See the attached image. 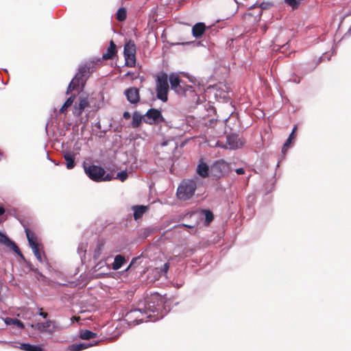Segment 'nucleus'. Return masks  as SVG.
Instances as JSON below:
<instances>
[{
    "mask_svg": "<svg viewBox=\"0 0 351 351\" xmlns=\"http://www.w3.org/2000/svg\"><path fill=\"white\" fill-rule=\"evenodd\" d=\"M90 106L89 101L86 97H80L78 101L76 102L73 108V114L75 117L82 115L84 109Z\"/></svg>",
    "mask_w": 351,
    "mask_h": 351,
    "instance_id": "9d476101",
    "label": "nucleus"
},
{
    "mask_svg": "<svg viewBox=\"0 0 351 351\" xmlns=\"http://www.w3.org/2000/svg\"><path fill=\"white\" fill-rule=\"evenodd\" d=\"M197 173L202 178H207L209 175V167L205 163L202 159L199 160V164L197 167Z\"/></svg>",
    "mask_w": 351,
    "mask_h": 351,
    "instance_id": "dca6fc26",
    "label": "nucleus"
},
{
    "mask_svg": "<svg viewBox=\"0 0 351 351\" xmlns=\"http://www.w3.org/2000/svg\"><path fill=\"white\" fill-rule=\"evenodd\" d=\"M133 75V73H130V72H128L126 74H125V76H129V75Z\"/></svg>",
    "mask_w": 351,
    "mask_h": 351,
    "instance_id": "09e8293b",
    "label": "nucleus"
},
{
    "mask_svg": "<svg viewBox=\"0 0 351 351\" xmlns=\"http://www.w3.org/2000/svg\"><path fill=\"white\" fill-rule=\"evenodd\" d=\"M297 128H297V125H295V126L293 127V130H292V132H291V133H293V136H294V134H295V131L297 130Z\"/></svg>",
    "mask_w": 351,
    "mask_h": 351,
    "instance_id": "de8ad7c7",
    "label": "nucleus"
},
{
    "mask_svg": "<svg viewBox=\"0 0 351 351\" xmlns=\"http://www.w3.org/2000/svg\"><path fill=\"white\" fill-rule=\"evenodd\" d=\"M117 53V46L113 40H110L106 52L102 55V59L105 60L113 59Z\"/></svg>",
    "mask_w": 351,
    "mask_h": 351,
    "instance_id": "4468645a",
    "label": "nucleus"
},
{
    "mask_svg": "<svg viewBox=\"0 0 351 351\" xmlns=\"http://www.w3.org/2000/svg\"><path fill=\"white\" fill-rule=\"evenodd\" d=\"M20 348L25 351H43L40 346L31 345L29 343H21Z\"/></svg>",
    "mask_w": 351,
    "mask_h": 351,
    "instance_id": "a878e982",
    "label": "nucleus"
},
{
    "mask_svg": "<svg viewBox=\"0 0 351 351\" xmlns=\"http://www.w3.org/2000/svg\"><path fill=\"white\" fill-rule=\"evenodd\" d=\"M29 269H30L31 270H32V268H34V267H33V265H32L31 263H30V264H29Z\"/></svg>",
    "mask_w": 351,
    "mask_h": 351,
    "instance_id": "8fccbe9b",
    "label": "nucleus"
},
{
    "mask_svg": "<svg viewBox=\"0 0 351 351\" xmlns=\"http://www.w3.org/2000/svg\"><path fill=\"white\" fill-rule=\"evenodd\" d=\"M197 183L194 180H184L177 190V196L179 199L186 201L191 198L196 190Z\"/></svg>",
    "mask_w": 351,
    "mask_h": 351,
    "instance_id": "7ed1b4c3",
    "label": "nucleus"
},
{
    "mask_svg": "<svg viewBox=\"0 0 351 351\" xmlns=\"http://www.w3.org/2000/svg\"><path fill=\"white\" fill-rule=\"evenodd\" d=\"M75 97V95H71L66 100V101L60 109V114L64 113L67 110V108L73 104Z\"/></svg>",
    "mask_w": 351,
    "mask_h": 351,
    "instance_id": "bb28decb",
    "label": "nucleus"
},
{
    "mask_svg": "<svg viewBox=\"0 0 351 351\" xmlns=\"http://www.w3.org/2000/svg\"><path fill=\"white\" fill-rule=\"evenodd\" d=\"M125 262H126V259H125V256H123V255H121V254L117 255V256H115L114 262L112 264V268L114 270H118L123 265V264Z\"/></svg>",
    "mask_w": 351,
    "mask_h": 351,
    "instance_id": "6ab92c4d",
    "label": "nucleus"
},
{
    "mask_svg": "<svg viewBox=\"0 0 351 351\" xmlns=\"http://www.w3.org/2000/svg\"><path fill=\"white\" fill-rule=\"evenodd\" d=\"M136 45L133 40H129L124 45V55H136Z\"/></svg>",
    "mask_w": 351,
    "mask_h": 351,
    "instance_id": "a211bd4d",
    "label": "nucleus"
},
{
    "mask_svg": "<svg viewBox=\"0 0 351 351\" xmlns=\"http://www.w3.org/2000/svg\"><path fill=\"white\" fill-rule=\"evenodd\" d=\"M295 137L293 136V133H291L288 139L285 143L283 147H282V152H285L287 149L289 147V145L291 144L293 141L294 140Z\"/></svg>",
    "mask_w": 351,
    "mask_h": 351,
    "instance_id": "2f4dec72",
    "label": "nucleus"
},
{
    "mask_svg": "<svg viewBox=\"0 0 351 351\" xmlns=\"http://www.w3.org/2000/svg\"><path fill=\"white\" fill-rule=\"evenodd\" d=\"M206 29V26L204 23H197L192 27V34L196 38H201L204 34Z\"/></svg>",
    "mask_w": 351,
    "mask_h": 351,
    "instance_id": "2eb2a0df",
    "label": "nucleus"
},
{
    "mask_svg": "<svg viewBox=\"0 0 351 351\" xmlns=\"http://www.w3.org/2000/svg\"><path fill=\"white\" fill-rule=\"evenodd\" d=\"M5 213V209L3 207L0 206V216L2 215Z\"/></svg>",
    "mask_w": 351,
    "mask_h": 351,
    "instance_id": "49530a36",
    "label": "nucleus"
},
{
    "mask_svg": "<svg viewBox=\"0 0 351 351\" xmlns=\"http://www.w3.org/2000/svg\"><path fill=\"white\" fill-rule=\"evenodd\" d=\"M4 322L6 324V325H8V326L16 325L19 328H21V329H23L25 327L23 322L16 318L6 317L4 319Z\"/></svg>",
    "mask_w": 351,
    "mask_h": 351,
    "instance_id": "b1692460",
    "label": "nucleus"
},
{
    "mask_svg": "<svg viewBox=\"0 0 351 351\" xmlns=\"http://www.w3.org/2000/svg\"><path fill=\"white\" fill-rule=\"evenodd\" d=\"M229 169V163L223 159L216 161L211 166V171L214 173V176L217 178L223 176L225 173L228 172Z\"/></svg>",
    "mask_w": 351,
    "mask_h": 351,
    "instance_id": "6e6552de",
    "label": "nucleus"
},
{
    "mask_svg": "<svg viewBox=\"0 0 351 351\" xmlns=\"http://www.w3.org/2000/svg\"><path fill=\"white\" fill-rule=\"evenodd\" d=\"M91 346L93 345L85 343H73L70 346V350L71 351H81L82 350L89 348Z\"/></svg>",
    "mask_w": 351,
    "mask_h": 351,
    "instance_id": "cd10ccee",
    "label": "nucleus"
},
{
    "mask_svg": "<svg viewBox=\"0 0 351 351\" xmlns=\"http://www.w3.org/2000/svg\"><path fill=\"white\" fill-rule=\"evenodd\" d=\"M134 210V218L135 220L141 219L143 215L148 210V206H134L132 207Z\"/></svg>",
    "mask_w": 351,
    "mask_h": 351,
    "instance_id": "f3484780",
    "label": "nucleus"
},
{
    "mask_svg": "<svg viewBox=\"0 0 351 351\" xmlns=\"http://www.w3.org/2000/svg\"><path fill=\"white\" fill-rule=\"evenodd\" d=\"M124 94L132 104H137L140 101V93L137 88L130 87L125 90Z\"/></svg>",
    "mask_w": 351,
    "mask_h": 351,
    "instance_id": "f8f14e48",
    "label": "nucleus"
},
{
    "mask_svg": "<svg viewBox=\"0 0 351 351\" xmlns=\"http://www.w3.org/2000/svg\"><path fill=\"white\" fill-rule=\"evenodd\" d=\"M32 271H34L38 274V276L36 277L38 280L40 279L42 280H45L46 279V277L41 272H40L37 268H32Z\"/></svg>",
    "mask_w": 351,
    "mask_h": 351,
    "instance_id": "473e14b6",
    "label": "nucleus"
},
{
    "mask_svg": "<svg viewBox=\"0 0 351 351\" xmlns=\"http://www.w3.org/2000/svg\"><path fill=\"white\" fill-rule=\"evenodd\" d=\"M226 138L228 147L230 149H239L245 143L244 141L239 137V134H237L228 135Z\"/></svg>",
    "mask_w": 351,
    "mask_h": 351,
    "instance_id": "9b49d317",
    "label": "nucleus"
},
{
    "mask_svg": "<svg viewBox=\"0 0 351 351\" xmlns=\"http://www.w3.org/2000/svg\"><path fill=\"white\" fill-rule=\"evenodd\" d=\"M136 258H134L132 259V262L130 263L129 266L126 268L125 271H128L132 267V265L136 261Z\"/></svg>",
    "mask_w": 351,
    "mask_h": 351,
    "instance_id": "79ce46f5",
    "label": "nucleus"
},
{
    "mask_svg": "<svg viewBox=\"0 0 351 351\" xmlns=\"http://www.w3.org/2000/svg\"><path fill=\"white\" fill-rule=\"evenodd\" d=\"M125 65L129 67L135 66L136 55H124Z\"/></svg>",
    "mask_w": 351,
    "mask_h": 351,
    "instance_id": "c85d7f7f",
    "label": "nucleus"
},
{
    "mask_svg": "<svg viewBox=\"0 0 351 351\" xmlns=\"http://www.w3.org/2000/svg\"><path fill=\"white\" fill-rule=\"evenodd\" d=\"M165 298L158 293H154L145 300L144 308L130 311L127 313L130 319L134 318V321L143 322L145 319L144 314L146 318L157 320L163 317V308L165 304Z\"/></svg>",
    "mask_w": 351,
    "mask_h": 351,
    "instance_id": "f257e3e1",
    "label": "nucleus"
},
{
    "mask_svg": "<svg viewBox=\"0 0 351 351\" xmlns=\"http://www.w3.org/2000/svg\"><path fill=\"white\" fill-rule=\"evenodd\" d=\"M235 171L238 175H243L245 173V169L243 168H238Z\"/></svg>",
    "mask_w": 351,
    "mask_h": 351,
    "instance_id": "e433bc0d",
    "label": "nucleus"
},
{
    "mask_svg": "<svg viewBox=\"0 0 351 351\" xmlns=\"http://www.w3.org/2000/svg\"><path fill=\"white\" fill-rule=\"evenodd\" d=\"M97 337V333L88 330H82L80 332V337L82 339L89 340Z\"/></svg>",
    "mask_w": 351,
    "mask_h": 351,
    "instance_id": "393cba45",
    "label": "nucleus"
},
{
    "mask_svg": "<svg viewBox=\"0 0 351 351\" xmlns=\"http://www.w3.org/2000/svg\"><path fill=\"white\" fill-rule=\"evenodd\" d=\"M39 315H40V316H42L43 318H47V315H48V313H45V312H43V308H40V309Z\"/></svg>",
    "mask_w": 351,
    "mask_h": 351,
    "instance_id": "58836bf2",
    "label": "nucleus"
},
{
    "mask_svg": "<svg viewBox=\"0 0 351 351\" xmlns=\"http://www.w3.org/2000/svg\"><path fill=\"white\" fill-rule=\"evenodd\" d=\"M111 180V177L109 174L105 176L104 177L101 178V180H104V181H109Z\"/></svg>",
    "mask_w": 351,
    "mask_h": 351,
    "instance_id": "ea45409f",
    "label": "nucleus"
},
{
    "mask_svg": "<svg viewBox=\"0 0 351 351\" xmlns=\"http://www.w3.org/2000/svg\"><path fill=\"white\" fill-rule=\"evenodd\" d=\"M25 233L29 244L32 249V251L37 260L41 263H43V256L41 254L42 247L41 245L38 242L36 234L29 229H26Z\"/></svg>",
    "mask_w": 351,
    "mask_h": 351,
    "instance_id": "39448f33",
    "label": "nucleus"
},
{
    "mask_svg": "<svg viewBox=\"0 0 351 351\" xmlns=\"http://www.w3.org/2000/svg\"><path fill=\"white\" fill-rule=\"evenodd\" d=\"M143 119V117L137 111L133 113L132 116V127L133 128H138Z\"/></svg>",
    "mask_w": 351,
    "mask_h": 351,
    "instance_id": "5701e85b",
    "label": "nucleus"
},
{
    "mask_svg": "<svg viewBox=\"0 0 351 351\" xmlns=\"http://www.w3.org/2000/svg\"><path fill=\"white\" fill-rule=\"evenodd\" d=\"M101 60L98 59L95 61H90L85 63L80 69L78 73L75 75L71 82H70L66 93L69 94L70 92L78 90L80 86L82 88L86 83L88 75L94 71L95 65L100 62Z\"/></svg>",
    "mask_w": 351,
    "mask_h": 351,
    "instance_id": "f03ea898",
    "label": "nucleus"
},
{
    "mask_svg": "<svg viewBox=\"0 0 351 351\" xmlns=\"http://www.w3.org/2000/svg\"><path fill=\"white\" fill-rule=\"evenodd\" d=\"M40 332H47L52 335L57 329V324L55 321L47 320L45 322L37 323L35 326L32 325Z\"/></svg>",
    "mask_w": 351,
    "mask_h": 351,
    "instance_id": "1a4fd4ad",
    "label": "nucleus"
},
{
    "mask_svg": "<svg viewBox=\"0 0 351 351\" xmlns=\"http://www.w3.org/2000/svg\"><path fill=\"white\" fill-rule=\"evenodd\" d=\"M64 158L66 162V165L67 169H71L75 167V156L73 153L67 152L64 154Z\"/></svg>",
    "mask_w": 351,
    "mask_h": 351,
    "instance_id": "412c9836",
    "label": "nucleus"
},
{
    "mask_svg": "<svg viewBox=\"0 0 351 351\" xmlns=\"http://www.w3.org/2000/svg\"><path fill=\"white\" fill-rule=\"evenodd\" d=\"M0 243L3 244L5 246L8 247L17 254L20 255L21 256H23V254H21L19 247L12 241H11L5 234L1 232Z\"/></svg>",
    "mask_w": 351,
    "mask_h": 351,
    "instance_id": "ddd939ff",
    "label": "nucleus"
},
{
    "mask_svg": "<svg viewBox=\"0 0 351 351\" xmlns=\"http://www.w3.org/2000/svg\"><path fill=\"white\" fill-rule=\"evenodd\" d=\"M202 213L205 215V224L209 225L214 219L213 213L210 210H202Z\"/></svg>",
    "mask_w": 351,
    "mask_h": 351,
    "instance_id": "c756f323",
    "label": "nucleus"
},
{
    "mask_svg": "<svg viewBox=\"0 0 351 351\" xmlns=\"http://www.w3.org/2000/svg\"><path fill=\"white\" fill-rule=\"evenodd\" d=\"M168 79H169V82L172 90L176 88L177 86H178L180 83H183V81L176 73L170 74L169 77H168Z\"/></svg>",
    "mask_w": 351,
    "mask_h": 351,
    "instance_id": "aec40b11",
    "label": "nucleus"
},
{
    "mask_svg": "<svg viewBox=\"0 0 351 351\" xmlns=\"http://www.w3.org/2000/svg\"><path fill=\"white\" fill-rule=\"evenodd\" d=\"M136 258H134L132 259V262L130 263L129 266L126 268L125 271H128L132 267V265L136 261Z\"/></svg>",
    "mask_w": 351,
    "mask_h": 351,
    "instance_id": "a19ab883",
    "label": "nucleus"
},
{
    "mask_svg": "<svg viewBox=\"0 0 351 351\" xmlns=\"http://www.w3.org/2000/svg\"><path fill=\"white\" fill-rule=\"evenodd\" d=\"M184 226H186V227H188V228H191L192 227L191 226H187V225H184Z\"/></svg>",
    "mask_w": 351,
    "mask_h": 351,
    "instance_id": "3c124183",
    "label": "nucleus"
},
{
    "mask_svg": "<svg viewBox=\"0 0 351 351\" xmlns=\"http://www.w3.org/2000/svg\"><path fill=\"white\" fill-rule=\"evenodd\" d=\"M80 319V317H77V316H73V317L71 318V321H72V322H78Z\"/></svg>",
    "mask_w": 351,
    "mask_h": 351,
    "instance_id": "c03bdc74",
    "label": "nucleus"
},
{
    "mask_svg": "<svg viewBox=\"0 0 351 351\" xmlns=\"http://www.w3.org/2000/svg\"><path fill=\"white\" fill-rule=\"evenodd\" d=\"M123 117L125 119H130L131 117V115H130V113L129 112H123Z\"/></svg>",
    "mask_w": 351,
    "mask_h": 351,
    "instance_id": "4c0bfd02",
    "label": "nucleus"
},
{
    "mask_svg": "<svg viewBox=\"0 0 351 351\" xmlns=\"http://www.w3.org/2000/svg\"><path fill=\"white\" fill-rule=\"evenodd\" d=\"M144 121L149 125L165 122L161 111L156 108L149 109L144 115Z\"/></svg>",
    "mask_w": 351,
    "mask_h": 351,
    "instance_id": "423d86ee",
    "label": "nucleus"
},
{
    "mask_svg": "<svg viewBox=\"0 0 351 351\" xmlns=\"http://www.w3.org/2000/svg\"><path fill=\"white\" fill-rule=\"evenodd\" d=\"M145 232L147 234V235L151 234L153 232V230L152 228H146L145 230Z\"/></svg>",
    "mask_w": 351,
    "mask_h": 351,
    "instance_id": "37998d69",
    "label": "nucleus"
},
{
    "mask_svg": "<svg viewBox=\"0 0 351 351\" xmlns=\"http://www.w3.org/2000/svg\"><path fill=\"white\" fill-rule=\"evenodd\" d=\"M216 146L217 147H222L223 149H227L228 148V145H223L221 142L220 141H217V143H216Z\"/></svg>",
    "mask_w": 351,
    "mask_h": 351,
    "instance_id": "c9c22d12",
    "label": "nucleus"
},
{
    "mask_svg": "<svg viewBox=\"0 0 351 351\" xmlns=\"http://www.w3.org/2000/svg\"><path fill=\"white\" fill-rule=\"evenodd\" d=\"M84 171L88 178L95 182L101 181V178L106 173L104 168L95 165L84 167Z\"/></svg>",
    "mask_w": 351,
    "mask_h": 351,
    "instance_id": "0eeeda50",
    "label": "nucleus"
},
{
    "mask_svg": "<svg viewBox=\"0 0 351 351\" xmlns=\"http://www.w3.org/2000/svg\"><path fill=\"white\" fill-rule=\"evenodd\" d=\"M117 177L120 179V180L123 182L127 179L128 173L125 171H121L120 173H118Z\"/></svg>",
    "mask_w": 351,
    "mask_h": 351,
    "instance_id": "f704fd0d",
    "label": "nucleus"
},
{
    "mask_svg": "<svg viewBox=\"0 0 351 351\" xmlns=\"http://www.w3.org/2000/svg\"><path fill=\"white\" fill-rule=\"evenodd\" d=\"M191 88V86L187 85L184 82H183V83H180L179 85L177 86L176 88L173 89V90L178 95H184L186 91Z\"/></svg>",
    "mask_w": 351,
    "mask_h": 351,
    "instance_id": "4be33fe9",
    "label": "nucleus"
},
{
    "mask_svg": "<svg viewBox=\"0 0 351 351\" xmlns=\"http://www.w3.org/2000/svg\"><path fill=\"white\" fill-rule=\"evenodd\" d=\"M169 264L168 263H165V264L164 265V269H163V270H164L165 272H167V270L169 269Z\"/></svg>",
    "mask_w": 351,
    "mask_h": 351,
    "instance_id": "a18cd8bd",
    "label": "nucleus"
},
{
    "mask_svg": "<svg viewBox=\"0 0 351 351\" xmlns=\"http://www.w3.org/2000/svg\"><path fill=\"white\" fill-rule=\"evenodd\" d=\"M169 85L168 83V75L165 73H160L156 80V97L163 102L168 100V92Z\"/></svg>",
    "mask_w": 351,
    "mask_h": 351,
    "instance_id": "20e7f679",
    "label": "nucleus"
},
{
    "mask_svg": "<svg viewBox=\"0 0 351 351\" xmlns=\"http://www.w3.org/2000/svg\"><path fill=\"white\" fill-rule=\"evenodd\" d=\"M272 5L273 4L271 2H263L260 4L259 7L262 10H267L270 8Z\"/></svg>",
    "mask_w": 351,
    "mask_h": 351,
    "instance_id": "72a5a7b5",
    "label": "nucleus"
},
{
    "mask_svg": "<svg viewBox=\"0 0 351 351\" xmlns=\"http://www.w3.org/2000/svg\"><path fill=\"white\" fill-rule=\"evenodd\" d=\"M127 17V11L124 8H121L118 10L117 13V19L119 21H124Z\"/></svg>",
    "mask_w": 351,
    "mask_h": 351,
    "instance_id": "7c9ffc66",
    "label": "nucleus"
}]
</instances>
